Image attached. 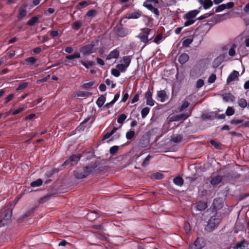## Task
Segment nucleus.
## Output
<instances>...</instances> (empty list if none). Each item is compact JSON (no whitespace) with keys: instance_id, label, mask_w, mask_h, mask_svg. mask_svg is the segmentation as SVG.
<instances>
[{"instance_id":"f257e3e1","label":"nucleus","mask_w":249,"mask_h":249,"mask_svg":"<svg viewBox=\"0 0 249 249\" xmlns=\"http://www.w3.org/2000/svg\"><path fill=\"white\" fill-rule=\"evenodd\" d=\"M12 215V210L11 209L4 208L0 212V227L5 226L7 223Z\"/></svg>"},{"instance_id":"f03ea898","label":"nucleus","mask_w":249,"mask_h":249,"mask_svg":"<svg viewBox=\"0 0 249 249\" xmlns=\"http://www.w3.org/2000/svg\"><path fill=\"white\" fill-rule=\"evenodd\" d=\"M99 40L95 39L93 40L91 44L86 45L80 48V51L84 55L90 54L96 51L95 47L98 44Z\"/></svg>"},{"instance_id":"7ed1b4c3","label":"nucleus","mask_w":249,"mask_h":249,"mask_svg":"<svg viewBox=\"0 0 249 249\" xmlns=\"http://www.w3.org/2000/svg\"><path fill=\"white\" fill-rule=\"evenodd\" d=\"M151 31L152 30L149 28H143L141 29V32L138 36L141 41L143 42L145 45L148 43L149 41L151 40L153 37V36H152L151 38L148 39V36L150 34Z\"/></svg>"},{"instance_id":"20e7f679","label":"nucleus","mask_w":249,"mask_h":249,"mask_svg":"<svg viewBox=\"0 0 249 249\" xmlns=\"http://www.w3.org/2000/svg\"><path fill=\"white\" fill-rule=\"evenodd\" d=\"M221 219L217 215L212 216L209 220L206 229L211 231L218 226L220 223Z\"/></svg>"},{"instance_id":"39448f33","label":"nucleus","mask_w":249,"mask_h":249,"mask_svg":"<svg viewBox=\"0 0 249 249\" xmlns=\"http://www.w3.org/2000/svg\"><path fill=\"white\" fill-rule=\"evenodd\" d=\"M99 164L100 162L98 161H96L91 162L89 164L83 167V170L86 178L89 175Z\"/></svg>"},{"instance_id":"423d86ee","label":"nucleus","mask_w":249,"mask_h":249,"mask_svg":"<svg viewBox=\"0 0 249 249\" xmlns=\"http://www.w3.org/2000/svg\"><path fill=\"white\" fill-rule=\"evenodd\" d=\"M80 157L81 156L79 154L72 155L70 157L68 160H66L64 162L63 165H68L70 163L71 165H75L80 160Z\"/></svg>"},{"instance_id":"0eeeda50","label":"nucleus","mask_w":249,"mask_h":249,"mask_svg":"<svg viewBox=\"0 0 249 249\" xmlns=\"http://www.w3.org/2000/svg\"><path fill=\"white\" fill-rule=\"evenodd\" d=\"M117 35L121 37H124L127 35V30L122 26L121 24L117 25L115 27Z\"/></svg>"},{"instance_id":"6e6552de","label":"nucleus","mask_w":249,"mask_h":249,"mask_svg":"<svg viewBox=\"0 0 249 249\" xmlns=\"http://www.w3.org/2000/svg\"><path fill=\"white\" fill-rule=\"evenodd\" d=\"M191 114V112L188 113H182L180 115L172 116L170 118V122L179 121L187 119Z\"/></svg>"},{"instance_id":"1a4fd4ad","label":"nucleus","mask_w":249,"mask_h":249,"mask_svg":"<svg viewBox=\"0 0 249 249\" xmlns=\"http://www.w3.org/2000/svg\"><path fill=\"white\" fill-rule=\"evenodd\" d=\"M223 203L222 199L218 198L214 199L212 204V209L216 212L222 207Z\"/></svg>"},{"instance_id":"9d476101","label":"nucleus","mask_w":249,"mask_h":249,"mask_svg":"<svg viewBox=\"0 0 249 249\" xmlns=\"http://www.w3.org/2000/svg\"><path fill=\"white\" fill-rule=\"evenodd\" d=\"M143 6L147 8L149 10L153 12L157 17H159L160 16V13L158 9L154 7L152 4H148L146 2H144L143 3Z\"/></svg>"},{"instance_id":"9b49d317","label":"nucleus","mask_w":249,"mask_h":249,"mask_svg":"<svg viewBox=\"0 0 249 249\" xmlns=\"http://www.w3.org/2000/svg\"><path fill=\"white\" fill-rule=\"evenodd\" d=\"M210 183L213 186H215L219 184L223 179V176L217 175L216 176H212L210 178Z\"/></svg>"},{"instance_id":"f8f14e48","label":"nucleus","mask_w":249,"mask_h":249,"mask_svg":"<svg viewBox=\"0 0 249 249\" xmlns=\"http://www.w3.org/2000/svg\"><path fill=\"white\" fill-rule=\"evenodd\" d=\"M142 12L139 10L134 11L132 13H127L126 18L128 19H137L142 16Z\"/></svg>"},{"instance_id":"ddd939ff","label":"nucleus","mask_w":249,"mask_h":249,"mask_svg":"<svg viewBox=\"0 0 249 249\" xmlns=\"http://www.w3.org/2000/svg\"><path fill=\"white\" fill-rule=\"evenodd\" d=\"M239 76V72L236 71H233L228 76L227 79V83H229L232 81H233L235 80L236 79H238Z\"/></svg>"},{"instance_id":"4468645a","label":"nucleus","mask_w":249,"mask_h":249,"mask_svg":"<svg viewBox=\"0 0 249 249\" xmlns=\"http://www.w3.org/2000/svg\"><path fill=\"white\" fill-rule=\"evenodd\" d=\"M152 92L148 91L145 93V98L146 99V104L150 106H153L154 105V101L152 98Z\"/></svg>"},{"instance_id":"2eb2a0df","label":"nucleus","mask_w":249,"mask_h":249,"mask_svg":"<svg viewBox=\"0 0 249 249\" xmlns=\"http://www.w3.org/2000/svg\"><path fill=\"white\" fill-rule=\"evenodd\" d=\"M199 3L202 5L205 9H207L212 6L213 1L211 0H198Z\"/></svg>"},{"instance_id":"dca6fc26","label":"nucleus","mask_w":249,"mask_h":249,"mask_svg":"<svg viewBox=\"0 0 249 249\" xmlns=\"http://www.w3.org/2000/svg\"><path fill=\"white\" fill-rule=\"evenodd\" d=\"M221 96L223 100L227 102L229 101L233 102L235 99L234 96L230 93L221 94Z\"/></svg>"},{"instance_id":"f3484780","label":"nucleus","mask_w":249,"mask_h":249,"mask_svg":"<svg viewBox=\"0 0 249 249\" xmlns=\"http://www.w3.org/2000/svg\"><path fill=\"white\" fill-rule=\"evenodd\" d=\"M119 51L117 50H114L107 56V59L109 60L112 58H117L119 57Z\"/></svg>"},{"instance_id":"a211bd4d","label":"nucleus","mask_w":249,"mask_h":249,"mask_svg":"<svg viewBox=\"0 0 249 249\" xmlns=\"http://www.w3.org/2000/svg\"><path fill=\"white\" fill-rule=\"evenodd\" d=\"M199 12V11L197 10L190 11L185 15V17L187 19H191L195 18Z\"/></svg>"},{"instance_id":"6ab92c4d","label":"nucleus","mask_w":249,"mask_h":249,"mask_svg":"<svg viewBox=\"0 0 249 249\" xmlns=\"http://www.w3.org/2000/svg\"><path fill=\"white\" fill-rule=\"evenodd\" d=\"M189 58V55L187 53H184L179 56L178 61L180 64H183L188 61Z\"/></svg>"},{"instance_id":"aec40b11","label":"nucleus","mask_w":249,"mask_h":249,"mask_svg":"<svg viewBox=\"0 0 249 249\" xmlns=\"http://www.w3.org/2000/svg\"><path fill=\"white\" fill-rule=\"evenodd\" d=\"M73 175H74V177L78 179H82V178H86L85 175L83 172V171H80V170L75 171H74Z\"/></svg>"},{"instance_id":"412c9836","label":"nucleus","mask_w":249,"mask_h":249,"mask_svg":"<svg viewBox=\"0 0 249 249\" xmlns=\"http://www.w3.org/2000/svg\"><path fill=\"white\" fill-rule=\"evenodd\" d=\"M224 58L225 57L223 55H220L216 57L213 61L214 66L216 67L219 66L224 61Z\"/></svg>"},{"instance_id":"4be33fe9","label":"nucleus","mask_w":249,"mask_h":249,"mask_svg":"<svg viewBox=\"0 0 249 249\" xmlns=\"http://www.w3.org/2000/svg\"><path fill=\"white\" fill-rule=\"evenodd\" d=\"M34 211V209L33 208L31 209V210H29L28 212H27L25 214H24L22 216L20 217L18 220V221L19 223L22 222L24 219L27 217L28 216H30L31 213H32Z\"/></svg>"},{"instance_id":"5701e85b","label":"nucleus","mask_w":249,"mask_h":249,"mask_svg":"<svg viewBox=\"0 0 249 249\" xmlns=\"http://www.w3.org/2000/svg\"><path fill=\"white\" fill-rule=\"evenodd\" d=\"M34 211V209L33 208L31 209V210H29L28 212H27L25 214H24L22 216L20 217L18 220V221L19 223L22 222L24 219L27 217L28 216H30L31 213H32Z\"/></svg>"},{"instance_id":"b1692460","label":"nucleus","mask_w":249,"mask_h":249,"mask_svg":"<svg viewBox=\"0 0 249 249\" xmlns=\"http://www.w3.org/2000/svg\"><path fill=\"white\" fill-rule=\"evenodd\" d=\"M34 211V209L33 208L31 209V210H29L28 212H27L25 214H24L22 216L20 217L18 220V221L19 223L22 222L24 219L27 217L28 216H30L31 213H32Z\"/></svg>"},{"instance_id":"393cba45","label":"nucleus","mask_w":249,"mask_h":249,"mask_svg":"<svg viewBox=\"0 0 249 249\" xmlns=\"http://www.w3.org/2000/svg\"><path fill=\"white\" fill-rule=\"evenodd\" d=\"M199 70L197 68H194L190 71V76L193 78H196L200 75Z\"/></svg>"},{"instance_id":"a878e982","label":"nucleus","mask_w":249,"mask_h":249,"mask_svg":"<svg viewBox=\"0 0 249 249\" xmlns=\"http://www.w3.org/2000/svg\"><path fill=\"white\" fill-rule=\"evenodd\" d=\"M207 207V204L206 202L199 201L197 203L196 208L199 211H203Z\"/></svg>"},{"instance_id":"bb28decb","label":"nucleus","mask_w":249,"mask_h":249,"mask_svg":"<svg viewBox=\"0 0 249 249\" xmlns=\"http://www.w3.org/2000/svg\"><path fill=\"white\" fill-rule=\"evenodd\" d=\"M106 101V97L104 95H102L98 98L96 101V104L98 107H101L104 105Z\"/></svg>"},{"instance_id":"cd10ccee","label":"nucleus","mask_w":249,"mask_h":249,"mask_svg":"<svg viewBox=\"0 0 249 249\" xmlns=\"http://www.w3.org/2000/svg\"><path fill=\"white\" fill-rule=\"evenodd\" d=\"M157 95L158 97L160 98V100L161 102L165 101V98L166 97V93L164 90L158 91Z\"/></svg>"},{"instance_id":"c85d7f7f","label":"nucleus","mask_w":249,"mask_h":249,"mask_svg":"<svg viewBox=\"0 0 249 249\" xmlns=\"http://www.w3.org/2000/svg\"><path fill=\"white\" fill-rule=\"evenodd\" d=\"M39 19L38 16H35L33 17L31 19H30L27 22V24L29 26H33L36 23L38 22V20Z\"/></svg>"},{"instance_id":"c756f323","label":"nucleus","mask_w":249,"mask_h":249,"mask_svg":"<svg viewBox=\"0 0 249 249\" xmlns=\"http://www.w3.org/2000/svg\"><path fill=\"white\" fill-rule=\"evenodd\" d=\"M174 183L178 185V186H182L183 184V179L180 177H177L175 178L173 180Z\"/></svg>"},{"instance_id":"7c9ffc66","label":"nucleus","mask_w":249,"mask_h":249,"mask_svg":"<svg viewBox=\"0 0 249 249\" xmlns=\"http://www.w3.org/2000/svg\"><path fill=\"white\" fill-rule=\"evenodd\" d=\"M92 93L84 91H78L76 93V95L79 97H89L91 95Z\"/></svg>"},{"instance_id":"2f4dec72","label":"nucleus","mask_w":249,"mask_h":249,"mask_svg":"<svg viewBox=\"0 0 249 249\" xmlns=\"http://www.w3.org/2000/svg\"><path fill=\"white\" fill-rule=\"evenodd\" d=\"M27 14L26 10L23 8H20L19 9V13L18 16V18L19 19H22L23 17H24Z\"/></svg>"},{"instance_id":"473e14b6","label":"nucleus","mask_w":249,"mask_h":249,"mask_svg":"<svg viewBox=\"0 0 249 249\" xmlns=\"http://www.w3.org/2000/svg\"><path fill=\"white\" fill-rule=\"evenodd\" d=\"M82 26V23L79 20H77L74 22L72 25V28L75 30H78Z\"/></svg>"},{"instance_id":"72a5a7b5","label":"nucleus","mask_w":249,"mask_h":249,"mask_svg":"<svg viewBox=\"0 0 249 249\" xmlns=\"http://www.w3.org/2000/svg\"><path fill=\"white\" fill-rule=\"evenodd\" d=\"M182 136L181 135H173L172 137V141L175 143L179 142L181 141Z\"/></svg>"},{"instance_id":"f704fd0d","label":"nucleus","mask_w":249,"mask_h":249,"mask_svg":"<svg viewBox=\"0 0 249 249\" xmlns=\"http://www.w3.org/2000/svg\"><path fill=\"white\" fill-rule=\"evenodd\" d=\"M42 184V180L41 179H38L34 181L31 183V186L33 187H37L40 186Z\"/></svg>"},{"instance_id":"c9c22d12","label":"nucleus","mask_w":249,"mask_h":249,"mask_svg":"<svg viewBox=\"0 0 249 249\" xmlns=\"http://www.w3.org/2000/svg\"><path fill=\"white\" fill-rule=\"evenodd\" d=\"M80 62L83 65H84L87 68H88L89 67L94 65L95 64L93 61H84L83 60H81Z\"/></svg>"},{"instance_id":"e433bc0d","label":"nucleus","mask_w":249,"mask_h":249,"mask_svg":"<svg viewBox=\"0 0 249 249\" xmlns=\"http://www.w3.org/2000/svg\"><path fill=\"white\" fill-rule=\"evenodd\" d=\"M238 105L243 108H245L247 106V102L246 100L244 98L239 99L238 101Z\"/></svg>"},{"instance_id":"4c0bfd02","label":"nucleus","mask_w":249,"mask_h":249,"mask_svg":"<svg viewBox=\"0 0 249 249\" xmlns=\"http://www.w3.org/2000/svg\"><path fill=\"white\" fill-rule=\"evenodd\" d=\"M79 57H80V54L78 52L75 53L72 55H67L66 57V59L70 60L73 59L74 58H78Z\"/></svg>"},{"instance_id":"58836bf2","label":"nucleus","mask_w":249,"mask_h":249,"mask_svg":"<svg viewBox=\"0 0 249 249\" xmlns=\"http://www.w3.org/2000/svg\"><path fill=\"white\" fill-rule=\"evenodd\" d=\"M193 38H189L185 39L182 42L183 47H188L189 45L192 42Z\"/></svg>"},{"instance_id":"ea45409f","label":"nucleus","mask_w":249,"mask_h":249,"mask_svg":"<svg viewBox=\"0 0 249 249\" xmlns=\"http://www.w3.org/2000/svg\"><path fill=\"white\" fill-rule=\"evenodd\" d=\"M152 158V157L150 155H148L146 158L144 160L143 162H142V165L143 167L146 166L149 163V161L151 160V159Z\"/></svg>"},{"instance_id":"a19ab883","label":"nucleus","mask_w":249,"mask_h":249,"mask_svg":"<svg viewBox=\"0 0 249 249\" xmlns=\"http://www.w3.org/2000/svg\"><path fill=\"white\" fill-rule=\"evenodd\" d=\"M135 135V131L133 130H130L126 134V138L127 140L132 139Z\"/></svg>"},{"instance_id":"79ce46f5","label":"nucleus","mask_w":249,"mask_h":249,"mask_svg":"<svg viewBox=\"0 0 249 249\" xmlns=\"http://www.w3.org/2000/svg\"><path fill=\"white\" fill-rule=\"evenodd\" d=\"M128 67L123 63L119 64L117 65V68L121 72H124Z\"/></svg>"},{"instance_id":"37998d69","label":"nucleus","mask_w":249,"mask_h":249,"mask_svg":"<svg viewBox=\"0 0 249 249\" xmlns=\"http://www.w3.org/2000/svg\"><path fill=\"white\" fill-rule=\"evenodd\" d=\"M149 110H150V109L148 107H145L143 108L141 111L142 118H145L147 116V115L148 114Z\"/></svg>"},{"instance_id":"c03bdc74","label":"nucleus","mask_w":249,"mask_h":249,"mask_svg":"<svg viewBox=\"0 0 249 249\" xmlns=\"http://www.w3.org/2000/svg\"><path fill=\"white\" fill-rule=\"evenodd\" d=\"M127 116L125 114H121L117 119V122L119 124H123L124 121L126 119Z\"/></svg>"},{"instance_id":"a18cd8bd","label":"nucleus","mask_w":249,"mask_h":249,"mask_svg":"<svg viewBox=\"0 0 249 249\" xmlns=\"http://www.w3.org/2000/svg\"><path fill=\"white\" fill-rule=\"evenodd\" d=\"M236 47V46L235 44H233L229 50V54L231 56H233L235 54V49Z\"/></svg>"},{"instance_id":"49530a36","label":"nucleus","mask_w":249,"mask_h":249,"mask_svg":"<svg viewBox=\"0 0 249 249\" xmlns=\"http://www.w3.org/2000/svg\"><path fill=\"white\" fill-rule=\"evenodd\" d=\"M123 62L124 64L128 67L131 62L130 56H125L123 57Z\"/></svg>"},{"instance_id":"de8ad7c7","label":"nucleus","mask_w":249,"mask_h":249,"mask_svg":"<svg viewBox=\"0 0 249 249\" xmlns=\"http://www.w3.org/2000/svg\"><path fill=\"white\" fill-rule=\"evenodd\" d=\"M119 149L118 146H113L111 147L109 149L110 153L112 155H115Z\"/></svg>"},{"instance_id":"09e8293b","label":"nucleus","mask_w":249,"mask_h":249,"mask_svg":"<svg viewBox=\"0 0 249 249\" xmlns=\"http://www.w3.org/2000/svg\"><path fill=\"white\" fill-rule=\"evenodd\" d=\"M234 112L235 111L234 109L231 107H229L226 111V114L227 116H231L233 115Z\"/></svg>"},{"instance_id":"8fccbe9b","label":"nucleus","mask_w":249,"mask_h":249,"mask_svg":"<svg viewBox=\"0 0 249 249\" xmlns=\"http://www.w3.org/2000/svg\"><path fill=\"white\" fill-rule=\"evenodd\" d=\"M189 104L190 103L188 101H184L181 106L179 107V110L180 111H183L184 109H185L189 106Z\"/></svg>"},{"instance_id":"3c124183","label":"nucleus","mask_w":249,"mask_h":249,"mask_svg":"<svg viewBox=\"0 0 249 249\" xmlns=\"http://www.w3.org/2000/svg\"><path fill=\"white\" fill-rule=\"evenodd\" d=\"M152 176L155 179H161L163 178V175L160 173H156L152 174Z\"/></svg>"},{"instance_id":"603ef678","label":"nucleus","mask_w":249,"mask_h":249,"mask_svg":"<svg viewBox=\"0 0 249 249\" xmlns=\"http://www.w3.org/2000/svg\"><path fill=\"white\" fill-rule=\"evenodd\" d=\"M204 82L203 80L201 79H198L196 83V88L197 89H199V88H201L204 85Z\"/></svg>"},{"instance_id":"864d4df0","label":"nucleus","mask_w":249,"mask_h":249,"mask_svg":"<svg viewBox=\"0 0 249 249\" xmlns=\"http://www.w3.org/2000/svg\"><path fill=\"white\" fill-rule=\"evenodd\" d=\"M226 8V4H221L216 7V10H215V12L217 13V12H220L222 10H224Z\"/></svg>"},{"instance_id":"5fc2aeb1","label":"nucleus","mask_w":249,"mask_h":249,"mask_svg":"<svg viewBox=\"0 0 249 249\" xmlns=\"http://www.w3.org/2000/svg\"><path fill=\"white\" fill-rule=\"evenodd\" d=\"M96 14V11L94 9L89 10L86 14V16L88 17H91L94 16Z\"/></svg>"},{"instance_id":"6e6d98bb","label":"nucleus","mask_w":249,"mask_h":249,"mask_svg":"<svg viewBox=\"0 0 249 249\" xmlns=\"http://www.w3.org/2000/svg\"><path fill=\"white\" fill-rule=\"evenodd\" d=\"M94 84V81H91L89 83H85L82 85V87L84 89H89Z\"/></svg>"},{"instance_id":"4d7b16f0","label":"nucleus","mask_w":249,"mask_h":249,"mask_svg":"<svg viewBox=\"0 0 249 249\" xmlns=\"http://www.w3.org/2000/svg\"><path fill=\"white\" fill-rule=\"evenodd\" d=\"M28 86V83L27 82H24L21 84H20L18 86L17 88V90H20L25 89Z\"/></svg>"},{"instance_id":"13d9d810","label":"nucleus","mask_w":249,"mask_h":249,"mask_svg":"<svg viewBox=\"0 0 249 249\" xmlns=\"http://www.w3.org/2000/svg\"><path fill=\"white\" fill-rule=\"evenodd\" d=\"M111 74L116 77L119 76L120 74V71L115 69L111 70Z\"/></svg>"},{"instance_id":"bf43d9fd","label":"nucleus","mask_w":249,"mask_h":249,"mask_svg":"<svg viewBox=\"0 0 249 249\" xmlns=\"http://www.w3.org/2000/svg\"><path fill=\"white\" fill-rule=\"evenodd\" d=\"M216 79V75L214 74H212L208 78V82L210 83H213Z\"/></svg>"},{"instance_id":"052dcab7","label":"nucleus","mask_w":249,"mask_h":249,"mask_svg":"<svg viewBox=\"0 0 249 249\" xmlns=\"http://www.w3.org/2000/svg\"><path fill=\"white\" fill-rule=\"evenodd\" d=\"M51 196V195L50 194H47L45 196H44L43 197L41 198L40 200H39V202L40 203H44V202H46L47 200H48L49 199V198Z\"/></svg>"},{"instance_id":"680f3d73","label":"nucleus","mask_w":249,"mask_h":249,"mask_svg":"<svg viewBox=\"0 0 249 249\" xmlns=\"http://www.w3.org/2000/svg\"><path fill=\"white\" fill-rule=\"evenodd\" d=\"M244 242H245V240H243L242 241L237 243L235 244V247H234V249H237L238 248H241V247H243V244H244Z\"/></svg>"},{"instance_id":"e2e57ef3","label":"nucleus","mask_w":249,"mask_h":249,"mask_svg":"<svg viewBox=\"0 0 249 249\" xmlns=\"http://www.w3.org/2000/svg\"><path fill=\"white\" fill-rule=\"evenodd\" d=\"M162 37V36L161 34L157 35L154 38V41L156 43H158L159 41L161 39Z\"/></svg>"},{"instance_id":"0e129e2a","label":"nucleus","mask_w":249,"mask_h":249,"mask_svg":"<svg viewBox=\"0 0 249 249\" xmlns=\"http://www.w3.org/2000/svg\"><path fill=\"white\" fill-rule=\"evenodd\" d=\"M243 122L242 120H235L233 119L231 121V124H232L236 125L239 124H241Z\"/></svg>"},{"instance_id":"69168bd1","label":"nucleus","mask_w":249,"mask_h":249,"mask_svg":"<svg viewBox=\"0 0 249 249\" xmlns=\"http://www.w3.org/2000/svg\"><path fill=\"white\" fill-rule=\"evenodd\" d=\"M194 22H195L194 20H192V19H188L187 21H186L184 22V25L185 26H188L189 25L193 24Z\"/></svg>"},{"instance_id":"338daca9","label":"nucleus","mask_w":249,"mask_h":249,"mask_svg":"<svg viewBox=\"0 0 249 249\" xmlns=\"http://www.w3.org/2000/svg\"><path fill=\"white\" fill-rule=\"evenodd\" d=\"M36 59L33 57H29L27 59H26V62H28L29 63H31V64L35 63L36 62Z\"/></svg>"},{"instance_id":"774afa93","label":"nucleus","mask_w":249,"mask_h":249,"mask_svg":"<svg viewBox=\"0 0 249 249\" xmlns=\"http://www.w3.org/2000/svg\"><path fill=\"white\" fill-rule=\"evenodd\" d=\"M210 143L217 149L220 147V144L214 140H211L210 141Z\"/></svg>"}]
</instances>
